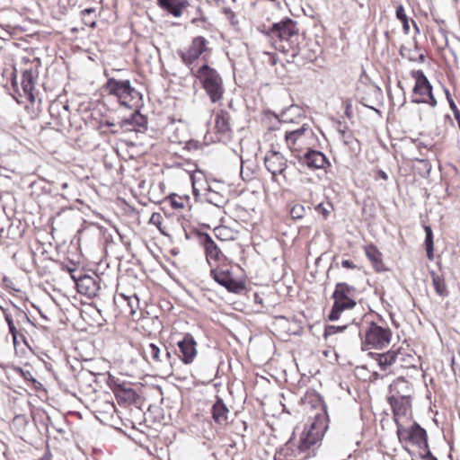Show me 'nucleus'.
<instances>
[{
    "mask_svg": "<svg viewBox=\"0 0 460 460\" xmlns=\"http://www.w3.org/2000/svg\"><path fill=\"white\" fill-rule=\"evenodd\" d=\"M258 31L267 36L273 47L285 54H295L298 51L299 29L296 22L286 17L270 26L261 24Z\"/></svg>",
    "mask_w": 460,
    "mask_h": 460,
    "instance_id": "obj_1",
    "label": "nucleus"
},
{
    "mask_svg": "<svg viewBox=\"0 0 460 460\" xmlns=\"http://www.w3.org/2000/svg\"><path fill=\"white\" fill-rule=\"evenodd\" d=\"M85 111L86 108L84 110L79 109L70 116L67 104L60 101H54L49 107L51 118L49 124L52 125L57 131L60 132L69 127L75 140L78 143H84L86 120L83 117V112Z\"/></svg>",
    "mask_w": 460,
    "mask_h": 460,
    "instance_id": "obj_2",
    "label": "nucleus"
},
{
    "mask_svg": "<svg viewBox=\"0 0 460 460\" xmlns=\"http://www.w3.org/2000/svg\"><path fill=\"white\" fill-rule=\"evenodd\" d=\"M204 90L212 103L220 102L226 89L221 75L208 64H202L198 68H191L190 74Z\"/></svg>",
    "mask_w": 460,
    "mask_h": 460,
    "instance_id": "obj_3",
    "label": "nucleus"
},
{
    "mask_svg": "<svg viewBox=\"0 0 460 460\" xmlns=\"http://www.w3.org/2000/svg\"><path fill=\"white\" fill-rule=\"evenodd\" d=\"M264 165L271 174V180L279 184H292L298 176V169L273 146L264 157Z\"/></svg>",
    "mask_w": 460,
    "mask_h": 460,
    "instance_id": "obj_4",
    "label": "nucleus"
},
{
    "mask_svg": "<svg viewBox=\"0 0 460 460\" xmlns=\"http://www.w3.org/2000/svg\"><path fill=\"white\" fill-rule=\"evenodd\" d=\"M371 358L376 361L381 371L386 375L394 374L393 366L399 363L400 368L415 367V357L412 349L407 346L406 348L394 345L387 351L383 353H370Z\"/></svg>",
    "mask_w": 460,
    "mask_h": 460,
    "instance_id": "obj_5",
    "label": "nucleus"
},
{
    "mask_svg": "<svg viewBox=\"0 0 460 460\" xmlns=\"http://www.w3.org/2000/svg\"><path fill=\"white\" fill-rule=\"evenodd\" d=\"M211 54L209 41L203 36L193 37L184 49L178 51L181 62L190 69V74H191V68L199 67L196 66L199 61L208 64Z\"/></svg>",
    "mask_w": 460,
    "mask_h": 460,
    "instance_id": "obj_6",
    "label": "nucleus"
},
{
    "mask_svg": "<svg viewBox=\"0 0 460 460\" xmlns=\"http://www.w3.org/2000/svg\"><path fill=\"white\" fill-rule=\"evenodd\" d=\"M278 131L284 137L288 148L296 159H301L302 155L315 146L316 137L309 126L303 125L292 131L285 130L281 132L280 129H278Z\"/></svg>",
    "mask_w": 460,
    "mask_h": 460,
    "instance_id": "obj_7",
    "label": "nucleus"
},
{
    "mask_svg": "<svg viewBox=\"0 0 460 460\" xmlns=\"http://www.w3.org/2000/svg\"><path fill=\"white\" fill-rule=\"evenodd\" d=\"M88 334L92 336V346L97 350V354L101 355L106 347L109 328L101 309L93 303H88Z\"/></svg>",
    "mask_w": 460,
    "mask_h": 460,
    "instance_id": "obj_8",
    "label": "nucleus"
},
{
    "mask_svg": "<svg viewBox=\"0 0 460 460\" xmlns=\"http://www.w3.org/2000/svg\"><path fill=\"white\" fill-rule=\"evenodd\" d=\"M332 299L333 305L328 319L337 321L343 312L352 310L357 305V288L346 282H339L335 285Z\"/></svg>",
    "mask_w": 460,
    "mask_h": 460,
    "instance_id": "obj_9",
    "label": "nucleus"
},
{
    "mask_svg": "<svg viewBox=\"0 0 460 460\" xmlns=\"http://www.w3.org/2000/svg\"><path fill=\"white\" fill-rule=\"evenodd\" d=\"M359 335L362 350L383 349L389 346L393 332L389 327L372 322L360 331Z\"/></svg>",
    "mask_w": 460,
    "mask_h": 460,
    "instance_id": "obj_10",
    "label": "nucleus"
},
{
    "mask_svg": "<svg viewBox=\"0 0 460 460\" xmlns=\"http://www.w3.org/2000/svg\"><path fill=\"white\" fill-rule=\"evenodd\" d=\"M95 109H93L90 115V123L93 127H98L102 128L104 125L111 128L110 131L113 134L121 132H144L147 127V119L139 111H135L128 118L124 119L119 125V128H115L117 126L114 123L109 122V120H101L100 123L97 121L95 117Z\"/></svg>",
    "mask_w": 460,
    "mask_h": 460,
    "instance_id": "obj_11",
    "label": "nucleus"
},
{
    "mask_svg": "<svg viewBox=\"0 0 460 460\" xmlns=\"http://www.w3.org/2000/svg\"><path fill=\"white\" fill-rule=\"evenodd\" d=\"M233 262L228 261L209 270L210 277L228 292L239 294L245 289V283L234 276Z\"/></svg>",
    "mask_w": 460,
    "mask_h": 460,
    "instance_id": "obj_12",
    "label": "nucleus"
},
{
    "mask_svg": "<svg viewBox=\"0 0 460 460\" xmlns=\"http://www.w3.org/2000/svg\"><path fill=\"white\" fill-rule=\"evenodd\" d=\"M410 75L414 80L411 102L418 104L424 103L430 107H435L438 104V102L433 94L432 85L424 72L420 69H414L411 71Z\"/></svg>",
    "mask_w": 460,
    "mask_h": 460,
    "instance_id": "obj_13",
    "label": "nucleus"
},
{
    "mask_svg": "<svg viewBox=\"0 0 460 460\" xmlns=\"http://www.w3.org/2000/svg\"><path fill=\"white\" fill-rule=\"evenodd\" d=\"M106 88L111 94L117 97L121 105L128 108L137 107L141 99L140 93L131 86L128 80L110 78Z\"/></svg>",
    "mask_w": 460,
    "mask_h": 460,
    "instance_id": "obj_14",
    "label": "nucleus"
},
{
    "mask_svg": "<svg viewBox=\"0 0 460 460\" xmlns=\"http://www.w3.org/2000/svg\"><path fill=\"white\" fill-rule=\"evenodd\" d=\"M315 456V451L301 438L298 441L289 439L274 455L275 460H308Z\"/></svg>",
    "mask_w": 460,
    "mask_h": 460,
    "instance_id": "obj_15",
    "label": "nucleus"
},
{
    "mask_svg": "<svg viewBox=\"0 0 460 460\" xmlns=\"http://www.w3.org/2000/svg\"><path fill=\"white\" fill-rule=\"evenodd\" d=\"M310 419L312 421L309 427L305 429L300 438L315 450L317 444L322 440L328 429L329 417L327 413H314Z\"/></svg>",
    "mask_w": 460,
    "mask_h": 460,
    "instance_id": "obj_16",
    "label": "nucleus"
},
{
    "mask_svg": "<svg viewBox=\"0 0 460 460\" xmlns=\"http://www.w3.org/2000/svg\"><path fill=\"white\" fill-rule=\"evenodd\" d=\"M406 422L396 424V434L401 443H410L420 447H429L426 430L416 421H412L410 427H405Z\"/></svg>",
    "mask_w": 460,
    "mask_h": 460,
    "instance_id": "obj_17",
    "label": "nucleus"
},
{
    "mask_svg": "<svg viewBox=\"0 0 460 460\" xmlns=\"http://www.w3.org/2000/svg\"><path fill=\"white\" fill-rule=\"evenodd\" d=\"M200 243L204 249L206 261L209 268L225 263L230 261L217 246L215 241L208 234L200 236Z\"/></svg>",
    "mask_w": 460,
    "mask_h": 460,
    "instance_id": "obj_18",
    "label": "nucleus"
},
{
    "mask_svg": "<svg viewBox=\"0 0 460 460\" xmlns=\"http://www.w3.org/2000/svg\"><path fill=\"white\" fill-rule=\"evenodd\" d=\"M110 387L112 390L119 405H130L136 403L138 399L137 393L128 383L121 382L119 379H111Z\"/></svg>",
    "mask_w": 460,
    "mask_h": 460,
    "instance_id": "obj_19",
    "label": "nucleus"
},
{
    "mask_svg": "<svg viewBox=\"0 0 460 460\" xmlns=\"http://www.w3.org/2000/svg\"><path fill=\"white\" fill-rule=\"evenodd\" d=\"M387 402L391 406L395 424L412 420V399H391Z\"/></svg>",
    "mask_w": 460,
    "mask_h": 460,
    "instance_id": "obj_20",
    "label": "nucleus"
},
{
    "mask_svg": "<svg viewBox=\"0 0 460 460\" xmlns=\"http://www.w3.org/2000/svg\"><path fill=\"white\" fill-rule=\"evenodd\" d=\"M137 349L149 365L155 367H162L161 349L156 343L150 340H144L138 343Z\"/></svg>",
    "mask_w": 460,
    "mask_h": 460,
    "instance_id": "obj_21",
    "label": "nucleus"
},
{
    "mask_svg": "<svg viewBox=\"0 0 460 460\" xmlns=\"http://www.w3.org/2000/svg\"><path fill=\"white\" fill-rule=\"evenodd\" d=\"M413 386L403 376L395 378L388 386L386 400L412 399Z\"/></svg>",
    "mask_w": 460,
    "mask_h": 460,
    "instance_id": "obj_22",
    "label": "nucleus"
},
{
    "mask_svg": "<svg viewBox=\"0 0 460 460\" xmlns=\"http://www.w3.org/2000/svg\"><path fill=\"white\" fill-rule=\"evenodd\" d=\"M177 346L179 348L178 357L181 362L185 365L193 363L198 354L194 337L190 333L184 334L182 340L178 341Z\"/></svg>",
    "mask_w": 460,
    "mask_h": 460,
    "instance_id": "obj_23",
    "label": "nucleus"
},
{
    "mask_svg": "<svg viewBox=\"0 0 460 460\" xmlns=\"http://www.w3.org/2000/svg\"><path fill=\"white\" fill-rule=\"evenodd\" d=\"M214 128L217 134L221 136H229L232 132L231 115L229 111L222 106L214 110Z\"/></svg>",
    "mask_w": 460,
    "mask_h": 460,
    "instance_id": "obj_24",
    "label": "nucleus"
},
{
    "mask_svg": "<svg viewBox=\"0 0 460 460\" xmlns=\"http://www.w3.org/2000/svg\"><path fill=\"white\" fill-rule=\"evenodd\" d=\"M299 163L306 165L309 169H323L326 165H330L327 157L320 151L310 148L304 155L301 159H297Z\"/></svg>",
    "mask_w": 460,
    "mask_h": 460,
    "instance_id": "obj_25",
    "label": "nucleus"
},
{
    "mask_svg": "<svg viewBox=\"0 0 460 460\" xmlns=\"http://www.w3.org/2000/svg\"><path fill=\"white\" fill-rule=\"evenodd\" d=\"M211 416L214 422L220 428H226L229 424V409L218 396L212 405Z\"/></svg>",
    "mask_w": 460,
    "mask_h": 460,
    "instance_id": "obj_26",
    "label": "nucleus"
},
{
    "mask_svg": "<svg viewBox=\"0 0 460 460\" xmlns=\"http://www.w3.org/2000/svg\"><path fill=\"white\" fill-rule=\"evenodd\" d=\"M302 403L305 409L309 407L314 413H327V409L322 397L314 391H307L302 398Z\"/></svg>",
    "mask_w": 460,
    "mask_h": 460,
    "instance_id": "obj_27",
    "label": "nucleus"
},
{
    "mask_svg": "<svg viewBox=\"0 0 460 460\" xmlns=\"http://www.w3.org/2000/svg\"><path fill=\"white\" fill-rule=\"evenodd\" d=\"M170 207L177 211H190L191 209L190 197L188 194L171 193L164 198Z\"/></svg>",
    "mask_w": 460,
    "mask_h": 460,
    "instance_id": "obj_28",
    "label": "nucleus"
},
{
    "mask_svg": "<svg viewBox=\"0 0 460 460\" xmlns=\"http://www.w3.org/2000/svg\"><path fill=\"white\" fill-rule=\"evenodd\" d=\"M366 257L370 261L372 267L376 272L385 270L383 261V254L374 243L367 244L363 247Z\"/></svg>",
    "mask_w": 460,
    "mask_h": 460,
    "instance_id": "obj_29",
    "label": "nucleus"
},
{
    "mask_svg": "<svg viewBox=\"0 0 460 460\" xmlns=\"http://www.w3.org/2000/svg\"><path fill=\"white\" fill-rule=\"evenodd\" d=\"M35 75L31 69H26L22 75V87L27 99L33 102L35 101Z\"/></svg>",
    "mask_w": 460,
    "mask_h": 460,
    "instance_id": "obj_30",
    "label": "nucleus"
},
{
    "mask_svg": "<svg viewBox=\"0 0 460 460\" xmlns=\"http://www.w3.org/2000/svg\"><path fill=\"white\" fill-rule=\"evenodd\" d=\"M157 3L162 9L174 17H180L187 7V3L184 0H158Z\"/></svg>",
    "mask_w": 460,
    "mask_h": 460,
    "instance_id": "obj_31",
    "label": "nucleus"
},
{
    "mask_svg": "<svg viewBox=\"0 0 460 460\" xmlns=\"http://www.w3.org/2000/svg\"><path fill=\"white\" fill-rule=\"evenodd\" d=\"M94 355L93 358H88V361H93L94 359H98L100 364L97 367L93 366L88 367V374L94 377H101L102 379H105V374L107 373V362L104 360L102 355L103 352L101 355L97 354V350L93 349Z\"/></svg>",
    "mask_w": 460,
    "mask_h": 460,
    "instance_id": "obj_32",
    "label": "nucleus"
},
{
    "mask_svg": "<svg viewBox=\"0 0 460 460\" xmlns=\"http://www.w3.org/2000/svg\"><path fill=\"white\" fill-rule=\"evenodd\" d=\"M213 233L215 236L223 242L234 241L238 239L239 232L233 230L232 228L226 226H217Z\"/></svg>",
    "mask_w": 460,
    "mask_h": 460,
    "instance_id": "obj_33",
    "label": "nucleus"
},
{
    "mask_svg": "<svg viewBox=\"0 0 460 460\" xmlns=\"http://www.w3.org/2000/svg\"><path fill=\"white\" fill-rule=\"evenodd\" d=\"M424 231H425V241H424V246L426 250L427 258L429 261L434 260V240H433V232L429 226H424Z\"/></svg>",
    "mask_w": 460,
    "mask_h": 460,
    "instance_id": "obj_34",
    "label": "nucleus"
},
{
    "mask_svg": "<svg viewBox=\"0 0 460 460\" xmlns=\"http://www.w3.org/2000/svg\"><path fill=\"white\" fill-rule=\"evenodd\" d=\"M432 284L436 293L440 296H447L448 290L444 277L432 273Z\"/></svg>",
    "mask_w": 460,
    "mask_h": 460,
    "instance_id": "obj_35",
    "label": "nucleus"
},
{
    "mask_svg": "<svg viewBox=\"0 0 460 460\" xmlns=\"http://www.w3.org/2000/svg\"><path fill=\"white\" fill-rule=\"evenodd\" d=\"M396 18L402 22V31L405 34H409L410 32V19L406 14L404 7L400 4L396 7L395 12Z\"/></svg>",
    "mask_w": 460,
    "mask_h": 460,
    "instance_id": "obj_36",
    "label": "nucleus"
},
{
    "mask_svg": "<svg viewBox=\"0 0 460 460\" xmlns=\"http://www.w3.org/2000/svg\"><path fill=\"white\" fill-rule=\"evenodd\" d=\"M71 278L74 279L78 293L83 296L86 295V286L84 285V280L86 279V273L81 272L78 276L74 274L75 270L69 269Z\"/></svg>",
    "mask_w": 460,
    "mask_h": 460,
    "instance_id": "obj_37",
    "label": "nucleus"
},
{
    "mask_svg": "<svg viewBox=\"0 0 460 460\" xmlns=\"http://www.w3.org/2000/svg\"><path fill=\"white\" fill-rule=\"evenodd\" d=\"M315 211L323 217V219H327L331 213L333 211V206L330 201L321 202L315 208Z\"/></svg>",
    "mask_w": 460,
    "mask_h": 460,
    "instance_id": "obj_38",
    "label": "nucleus"
},
{
    "mask_svg": "<svg viewBox=\"0 0 460 460\" xmlns=\"http://www.w3.org/2000/svg\"><path fill=\"white\" fill-rule=\"evenodd\" d=\"M288 212L293 219H301L305 214V208L302 204L294 203L289 205Z\"/></svg>",
    "mask_w": 460,
    "mask_h": 460,
    "instance_id": "obj_39",
    "label": "nucleus"
},
{
    "mask_svg": "<svg viewBox=\"0 0 460 460\" xmlns=\"http://www.w3.org/2000/svg\"><path fill=\"white\" fill-rule=\"evenodd\" d=\"M163 222H164V217L162 216L161 213H158V212L153 213L149 218V224L156 226L158 228V230L161 232V234H166L164 227L162 226Z\"/></svg>",
    "mask_w": 460,
    "mask_h": 460,
    "instance_id": "obj_40",
    "label": "nucleus"
},
{
    "mask_svg": "<svg viewBox=\"0 0 460 460\" xmlns=\"http://www.w3.org/2000/svg\"><path fill=\"white\" fill-rule=\"evenodd\" d=\"M89 280H91L93 282V291H90L91 287L88 284V287H87V289H88V298H90L91 296H93V297L96 296V291H98L100 289V287L97 285L96 281L94 279H91L88 276V281Z\"/></svg>",
    "mask_w": 460,
    "mask_h": 460,
    "instance_id": "obj_41",
    "label": "nucleus"
},
{
    "mask_svg": "<svg viewBox=\"0 0 460 460\" xmlns=\"http://www.w3.org/2000/svg\"><path fill=\"white\" fill-rule=\"evenodd\" d=\"M224 13L233 25L237 23L235 13L231 9L225 8Z\"/></svg>",
    "mask_w": 460,
    "mask_h": 460,
    "instance_id": "obj_42",
    "label": "nucleus"
},
{
    "mask_svg": "<svg viewBox=\"0 0 460 460\" xmlns=\"http://www.w3.org/2000/svg\"><path fill=\"white\" fill-rule=\"evenodd\" d=\"M5 320H6L7 323H8L10 333L15 339L16 333H17V330H16V328H15V326L13 324V319L11 318V316L5 315Z\"/></svg>",
    "mask_w": 460,
    "mask_h": 460,
    "instance_id": "obj_43",
    "label": "nucleus"
},
{
    "mask_svg": "<svg viewBox=\"0 0 460 460\" xmlns=\"http://www.w3.org/2000/svg\"><path fill=\"white\" fill-rule=\"evenodd\" d=\"M268 56V63L270 66H275L279 60L278 57L274 53L266 52L265 53Z\"/></svg>",
    "mask_w": 460,
    "mask_h": 460,
    "instance_id": "obj_44",
    "label": "nucleus"
},
{
    "mask_svg": "<svg viewBox=\"0 0 460 460\" xmlns=\"http://www.w3.org/2000/svg\"><path fill=\"white\" fill-rule=\"evenodd\" d=\"M341 266L349 270H354L358 268L357 265L352 261L349 260H343L341 261Z\"/></svg>",
    "mask_w": 460,
    "mask_h": 460,
    "instance_id": "obj_45",
    "label": "nucleus"
},
{
    "mask_svg": "<svg viewBox=\"0 0 460 460\" xmlns=\"http://www.w3.org/2000/svg\"><path fill=\"white\" fill-rule=\"evenodd\" d=\"M445 93H446V95H447V99L449 102V105H450V108L456 112L457 111V108H456V105L455 103V102L453 101V99L451 98V95H450V93L447 89L445 90Z\"/></svg>",
    "mask_w": 460,
    "mask_h": 460,
    "instance_id": "obj_46",
    "label": "nucleus"
},
{
    "mask_svg": "<svg viewBox=\"0 0 460 460\" xmlns=\"http://www.w3.org/2000/svg\"><path fill=\"white\" fill-rule=\"evenodd\" d=\"M102 453L96 449L93 450V460H102Z\"/></svg>",
    "mask_w": 460,
    "mask_h": 460,
    "instance_id": "obj_47",
    "label": "nucleus"
},
{
    "mask_svg": "<svg viewBox=\"0 0 460 460\" xmlns=\"http://www.w3.org/2000/svg\"><path fill=\"white\" fill-rule=\"evenodd\" d=\"M422 458L424 460H438L436 456H434L429 450L427 451V453L422 456Z\"/></svg>",
    "mask_w": 460,
    "mask_h": 460,
    "instance_id": "obj_48",
    "label": "nucleus"
},
{
    "mask_svg": "<svg viewBox=\"0 0 460 460\" xmlns=\"http://www.w3.org/2000/svg\"><path fill=\"white\" fill-rule=\"evenodd\" d=\"M377 177L381 178L385 181H386L388 179L386 172L382 170L377 171Z\"/></svg>",
    "mask_w": 460,
    "mask_h": 460,
    "instance_id": "obj_49",
    "label": "nucleus"
},
{
    "mask_svg": "<svg viewBox=\"0 0 460 460\" xmlns=\"http://www.w3.org/2000/svg\"><path fill=\"white\" fill-rule=\"evenodd\" d=\"M104 408L106 411H111L114 409V405L111 403L110 402L106 401L104 402Z\"/></svg>",
    "mask_w": 460,
    "mask_h": 460,
    "instance_id": "obj_50",
    "label": "nucleus"
},
{
    "mask_svg": "<svg viewBox=\"0 0 460 460\" xmlns=\"http://www.w3.org/2000/svg\"><path fill=\"white\" fill-rule=\"evenodd\" d=\"M411 24H412V26H413V29H414V32H415V34H420V31L419 26H418V25H417V23L415 22V21L411 19Z\"/></svg>",
    "mask_w": 460,
    "mask_h": 460,
    "instance_id": "obj_51",
    "label": "nucleus"
},
{
    "mask_svg": "<svg viewBox=\"0 0 460 460\" xmlns=\"http://www.w3.org/2000/svg\"><path fill=\"white\" fill-rule=\"evenodd\" d=\"M3 282L5 284L6 287L11 288L12 281L6 276L3 277Z\"/></svg>",
    "mask_w": 460,
    "mask_h": 460,
    "instance_id": "obj_52",
    "label": "nucleus"
},
{
    "mask_svg": "<svg viewBox=\"0 0 460 460\" xmlns=\"http://www.w3.org/2000/svg\"><path fill=\"white\" fill-rule=\"evenodd\" d=\"M127 299L128 300V305L130 306V314H133L135 313V310L133 309V303L130 297H127Z\"/></svg>",
    "mask_w": 460,
    "mask_h": 460,
    "instance_id": "obj_53",
    "label": "nucleus"
},
{
    "mask_svg": "<svg viewBox=\"0 0 460 460\" xmlns=\"http://www.w3.org/2000/svg\"><path fill=\"white\" fill-rule=\"evenodd\" d=\"M31 380L34 383V384H39L40 385L35 378H33L31 376Z\"/></svg>",
    "mask_w": 460,
    "mask_h": 460,
    "instance_id": "obj_54",
    "label": "nucleus"
},
{
    "mask_svg": "<svg viewBox=\"0 0 460 460\" xmlns=\"http://www.w3.org/2000/svg\"><path fill=\"white\" fill-rule=\"evenodd\" d=\"M134 300H135L136 304L137 305V303H138V299H137V296H134Z\"/></svg>",
    "mask_w": 460,
    "mask_h": 460,
    "instance_id": "obj_55",
    "label": "nucleus"
},
{
    "mask_svg": "<svg viewBox=\"0 0 460 460\" xmlns=\"http://www.w3.org/2000/svg\"><path fill=\"white\" fill-rule=\"evenodd\" d=\"M228 107H229L230 109L233 107V103H232V102H230L228 103Z\"/></svg>",
    "mask_w": 460,
    "mask_h": 460,
    "instance_id": "obj_56",
    "label": "nucleus"
},
{
    "mask_svg": "<svg viewBox=\"0 0 460 460\" xmlns=\"http://www.w3.org/2000/svg\"><path fill=\"white\" fill-rule=\"evenodd\" d=\"M90 26H91V27H94V26H95V22H92Z\"/></svg>",
    "mask_w": 460,
    "mask_h": 460,
    "instance_id": "obj_57",
    "label": "nucleus"
},
{
    "mask_svg": "<svg viewBox=\"0 0 460 460\" xmlns=\"http://www.w3.org/2000/svg\"><path fill=\"white\" fill-rule=\"evenodd\" d=\"M166 357H167V358H170V357H171L170 352H167V353H166Z\"/></svg>",
    "mask_w": 460,
    "mask_h": 460,
    "instance_id": "obj_58",
    "label": "nucleus"
},
{
    "mask_svg": "<svg viewBox=\"0 0 460 460\" xmlns=\"http://www.w3.org/2000/svg\"><path fill=\"white\" fill-rule=\"evenodd\" d=\"M93 408H94V409H93V412H96V411H97L96 407H95V406H93Z\"/></svg>",
    "mask_w": 460,
    "mask_h": 460,
    "instance_id": "obj_59",
    "label": "nucleus"
},
{
    "mask_svg": "<svg viewBox=\"0 0 460 460\" xmlns=\"http://www.w3.org/2000/svg\"><path fill=\"white\" fill-rule=\"evenodd\" d=\"M29 375L31 376L30 372H27L26 377H29Z\"/></svg>",
    "mask_w": 460,
    "mask_h": 460,
    "instance_id": "obj_60",
    "label": "nucleus"
},
{
    "mask_svg": "<svg viewBox=\"0 0 460 460\" xmlns=\"http://www.w3.org/2000/svg\"><path fill=\"white\" fill-rule=\"evenodd\" d=\"M29 375L31 376L30 372H27L26 377H29Z\"/></svg>",
    "mask_w": 460,
    "mask_h": 460,
    "instance_id": "obj_61",
    "label": "nucleus"
}]
</instances>
